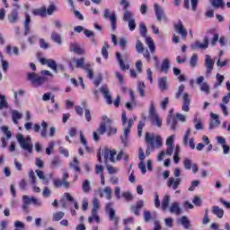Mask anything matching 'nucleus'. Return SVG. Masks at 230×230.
<instances>
[{"label": "nucleus", "instance_id": "1", "mask_svg": "<svg viewBox=\"0 0 230 230\" xmlns=\"http://www.w3.org/2000/svg\"><path fill=\"white\" fill-rule=\"evenodd\" d=\"M121 121L124 128V133L120 137L121 142L124 146L128 145V137L130 136V128H132V125H134V121H136V117L131 119H127V113L125 111L122 112Z\"/></svg>", "mask_w": 230, "mask_h": 230}, {"label": "nucleus", "instance_id": "2", "mask_svg": "<svg viewBox=\"0 0 230 230\" xmlns=\"http://www.w3.org/2000/svg\"><path fill=\"white\" fill-rule=\"evenodd\" d=\"M40 75L42 76H40L33 72L29 73L27 75L28 81L31 82L34 87H39L42 85V84H45L46 82H48V77L46 76H49V78H53V74L48 70H42L40 72Z\"/></svg>", "mask_w": 230, "mask_h": 230}, {"label": "nucleus", "instance_id": "3", "mask_svg": "<svg viewBox=\"0 0 230 230\" xmlns=\"http://www.w3.org/2000/svg\"><path fill=\"white\" fill-rule=\"evenodd\" d=\"M116 155V150L114 149H109V147L104 148L102 151V156L104 157V161H111V163H116V161H121V159H125V161H128V157L127 156V154H125L123 151H120L117 157H114Z\"/></svg>", "mask_w": 230, "mask_h": 230}, {"label": "nucleus", "instance_id": "4", "mask_svg": "<svg viewBox=\"0 0 230 230\" xmlns=\"http://www.w3.org/2000/svg\"><path fill=\"white\" fill-rule=\"evenodd\" d=\"M16 139L22 150L24 152H28V154H31L33 150V142H31V137L27 136L24 137L23 135L18 134L16 136Z\"/></svg>", "mask_w": 230, "mask_h": 230}, {"label": "nucleus", "instance_id": "5", "mask_svg": "<svg viewBox=\"0 0 230 230\" xmlns=\"http://www.w3.org/2000/svg\"><path fill=\"white\" fill-rule=\"evenodd\" d=\"M146 141L150 145L153 150L154 148H161V146H163V138L160 136L146 133Z\"/></svg>", "mask_w": 230, "mask_h": 230}, {"label": "nucleus", "instance_id": "6", "mask_svg": "<svg viewBox=\"0 0 230 230\" xmlns=\"http://www.w3.org/2000/svg\"><path fill=\"white\" fill-rule=\"evenodd\" d=\"M140 35L146 39V44L148 46L151 53H155V43H154V40L151 37L146 36V25L145 23L140 22L139 24Z\"/></svg>", "mask_w": 230, "mask_h": 230}, {"label": "nucleus", "instance_id": "7", "mask_svg": "<svg viewBox=\"0 0 230 230\" xmlns=\"http://www.w3.org/2000/svg\"><path fill=\"white\" fill-rule=\"evenodd\" d=\"M123 21L128 22L130 31H134V30H136V19H134V13L131 11L124 12Z\"/></svg>", "mask_w": 230, "mask_h": 230}, {"label": "nucleus", "instance_id": "8", "mask_svg": "<svg viewBox=\"0 0 230 230\" xmlns=\"http://www.w3.org/2000/svg\"><path fill=\"white\" fill-rule=\"evenodd\" d=\"M146 157V155H145V152L143 151V148H139L138 151V159H139V164H138V168L140 172L145 175L146 173V164H145V158Z\"/></svg>", "mask_w": 230, "mask_h": 230}, {"label": "nucleus", "instance_id": "9", "mask_svg": "<svg viewBox=\"0 0 230 230\" xmlns=\"http://www.w3.org/2000/svg\"><path fill=\"white\" fill-rule=\"evenodd\" d=\"M102 123L101 125L99 126V128H98V132L99 134L101 135H103L105 134V132H107V126H110L111 125L112 123V120H111L107 116L103 115L102 117Z\"/></svg>", "mask_w": 230, "mask_h": 230}, {"label": "nucleus", "instance_id": "10", "mask_svg": "<svg viewBox=\"0 0 230 230\" xmlns=\"http://www.w3.org/2000/svg\"><path fill=\"white\" fill-rule=\"evenodd\" d=\"M102 94L103 95L104 100L108 105H112V97L111 96V90L107 84L102 85L100 88Z\"/></svg>", "mask_w": 230, "mask_h": 230}, {"label": "nucleus", "instance_id": "11", "mask_svg": "<svg viewBox=\"0 0 230 230\" xmlns=\"http://www.w3.org/2000/svg\"><path fill=\"white\" fill-rule=\"evenodd\" d=\"M210 119L208 128L209 130H215V128H218L220 127V119L218 117V114L216 113H210Z\"/></svg>", "mask_w": 230, "mask_h": 230}, {"label": "nucleus", "instance_id": "12", "mask_svg": "<svg viewBox=\"0 0 230 230\" xmlns=\"http://www.w3.org/2000/svg\"><path fill=\"white\" fill-rule=\"evenodd\" d=\"M106 213L109 215V218L111 221H113L115 224V226H118V217H115L116 212L114 211V208H112V203H108L106 205Z\"/></svg>", "mask_w": 230, "mask_h": 230}, {"label": "nucleus", "instance_id": "13", "mask_svg": "<svg viewBox=\"0 0 230 230\" xmlns=\"http://www.w3.org/2000/svg\"><path fill=\"white\" fill-rule=\"evenodd\" d=\"M182 182V179L181 178H173V177H170L167 180V186L171 189V190H177L179 188V186H181V183Z\"/></svg>", "mask_w": 230, "mask_h": 230}, {"label": "nucleus", "instance_id": "14", "mask_svg": "<svg viewBox=\"0 0 230 230\" xmlns=\"http://www.w3.org/2000/svg\"><path fill=\"white\" fill-rule=\"evenodd\" d=\"M223 103L219 104V107L224 114V116H229V111H227V103L230 102V92L225 95L222 99Z\"/></svg>", "mask_w": 230, "mask_h": 230}, {"label": "nucleus", "instance_id": "15", "mask_svg": "<svg viewBox=\"0 0 230 230\" xmlns=\"http://www.w3.org/2000/svg\"><path fill=\"white\" fill-rule=\"evenodd\" d=\"M174 30L179 35L182 37V39H186L188 36V31L184 28V25H182V22L181 20L178 21L177 23L174 24Z\"/></svg>", "mask_w": 230, "mask_h": 230}, {"label": "nucleus", "instance_id": "16", "mask_svg": "<svg viewBox=\"0 0 230 230\" xmlns=\"http://www.w3.org/2000/svg\"><path fill=\"white\" fill-rule=\"evenodd\" d=\"M0 130L3 132V134H4V136H6V138L5 137L1 138L2 146H3V148H5L6 145H8V139H10V137H12V132H10V130H8V127H6V126H2L0 128Z\"/></svg>", "mask_w": 230, "mask_h": 230}, {"label": "nucleus", "instance_id": "17", "mask_svg": "<svg viewBox=\"0 0 230 230\" xmlns=\"http://www.w3.org/2000/svg\"><path fill=\"white\" fill-rule=\"evenodd\" d=\"M196 84L199 85L201 93H205V94H209V84L208 83H204V76H199L196 80Z\"/></svg>", "mask_w": 230, "mask_h": 230}, {"label": "nucleus", "instance_id": "18", "mask_svg": "<svg viewBox=\"0 0 230 230\" xmlns=\"http://www.w3.org/2000/svg\"><path fill=\"white\" fill-rule=\"evenodd\" d=\"M99 195L101 199H106L107 200H111L112 199V189L109 186L104 189L99 190Z\"/></svg>", "mask_w": 230, "mask_h": 230}, {"label": "nucleus", "instance_id": "19", "mask_svg": "<svg viewBox=\"0 0 230 230\" xmlns=\"http://www.w3.org/2000/svg\"><path fill=\"white\" fill-rule=\"evenodd\" d=\"M111 13V10L105 9L104 10V19H109L111 24V30H116V13Z\"/></svg>", "mask_w": 230, "mask_h": 230}, {"label": "nucleus", "instance_id": "20", "mask_svg": "<svg viewBox=\"0 0 230 230\" xmlns=\"http://www.w3.org/2000/svg\"><path fill=\"white\" fill-rule=\"evenodd\" d=\"M208 46H209V41L208 38H205L203 43L200 41H196L190 45V48L191 49H207Z\"/></svg>", "mask_w": 230, "mask_h": 230}, {"label": "nucleus", "instance_id": "21", "mask_svg": "<svg viewBox=\"0 0 230 230\" xmlns=\"http://www.w3.org/2000/svg\"><path fill=\"white\" fill-rule=\"evenodd\" d=\"M154 10L157 21H163L166 16L164 15V9L161 7L158 4H154Z\"/></svg>", "mask_w": 230, "mask_h": 230}, {"label": "nucleus", "instance_id": "22", "mask_svg": "<svg viewBox=\"0 0 230 230\" xmlns=\"http://www.w3.org/2000/svg\"><path fill=\"white\" fill-rule=\"evenodd\" d=\"M29 179H31V182L32 184V190L34 193H40V188H39L37 184V177H35V172L33 171L29 172Z\"/></svg>", "mask_w": 230, "mask_h": 230}, {"label": "nucleus", "instance_id": "23", "mask_svg": "<svg viewBox=\"0 0 230 230\" xmlns=\"http://www.w3.org/2000/svg\"><path fill=\"white\" fill-rule=\"evenodd\" d=\"M173 114V110L169 111V114L167 116V125H171V129L175 130L177 127V119L172 116Z\"/></svg>", "mask_w": 230, "mask_h": 230}, {"label": "nucleus", "instance_id": "24", "mask_svg": "<svg viewBox=\"0 0 230 230\" xmlns=\"http://www.w3.org/2000/svg\"><path fill=\"white\" fill-rule=\"evenodd\" d=\"M205 66L207 67V75H211V71H213V66H215V62L211 58V56H205Z\"/></svg>", "mask_w": 230, "mask_h": 230}, {"label": "nucleus", "instance_id": "25", "mask_svg": "<svg viewBox=\"0 0 230 230\" xmlns=\"http://www.w3.org/2000/svg\"><path fill=\"white\" fill-rule=\"evenodd\" d=\"M164 155H173V146H167V149L165 151H161V153L158 155L157 161H162L164 159Z\"/></svg>", "mask_w": 230, "mask_h": 230}, {"label": "nucleus", "instance_id": "26", "mask_svg": "<svg viewBox=\"0 0 230 230\" xmlns=\"http://www.w3.org/2000/svg\"><path fill=\"white\" fill-rule=\"evenodd\" d=\"M40 64L43 66H47L50 67V69H53V71H57V62L53 59H46L44 58H40Z\"/></svg>", "mask_w": 230, "mask_h": 230}, {"label": "nucleus", "instance_id": "27", "mask_svg": "<svg viewBox=\"0 0 230 230\" xmlns=\"http://www.w3.org/2000/svg\"><path fill=\"white\" fill-rule=\"evenodd\" d=\"M30 22H31V16H30V13H25V20L23 22L24 25V35H30L31 28H30Z\"/></svg>", "mask_w": 230, "mask_h": 230}, {"label": "nucleus", "instance_id": "28", "mask_svg": "<svg viewBox=\"0 0 230 230\" xmlns=\"http://www.w3.org/2000/svg\"><path fill=\"white\" fill-rule=\"evenodd\" d=\"M8 21L11 22V24H15L17 21H19V11L17 9H13L9 14H8Z\"/></svg>", "mask_w": 230, "mask_h": 230}, {"label": "nucleus", "instance_id": "29", "mask_svg": "<svg viewBox=\"0 0 230 230\" xmlns=\"http://www.w3.org/2000/svg\"><path fill=\"white\" fill-rule=\"evenodd\" d=\"M53 186L54 188H69L71 186V183L69 181H63V180L60 179H54L53 180Z\"/></svg>", "mask_w": 230, "mask_h": 230}, {"label": "nucleus", "instance_id": "30", "mask_svg": "<svg viewBox=\"0 0 230 230\" xmlns=\"http://www.w3.org/2000/svg\"><path fill=\"white\" fill-rule=\"evenodd\" d=\"M182 99H183V105H182L181 109L184 112H188L190 111V103L191 102L190 100V94L183 93Z\"/></svg>", "mask_w": 230, "mask_h": 230}, {"label": "nucleus", "instance_id": "31", "mask_svg": "<svg viewBox=\"0 0 230 230\" xmlns=\"http://www.w3.org/2000/svg\"><path fill=\"white\" fill-rule=\"evenodd\" d=\"M151 122L153 125H156V127L161 128L163 126V119H161V117L156 113L155 115L149 116Z\"/></svg>", "mask_w": 230, "mask_h": 230}, {"label": "nucleus", "instance_id": "32", "mask_svg": "<svg viewBox=\"0 0 230 230\" xmlns=\"http://www.w3.org/2000/svg\"><path fill=\"white\" fill-rule=\"evenodd\" d=\"M170 213H173L174 215H181V206L179 205L178 202H173L171 204L169 208Z\"/></svg>", "mask_w": 230, "mask_h": 230}, {"label": "nucleus", "instance_id": "33", "mask_svg": "<svg viewBox=\"0 0 230 230\" xmlns=\"http://www.w3.org/2000/svg\"><path fill=\"white\" fill-rule=\"evenodd\" d=\"M95 173L100 175L102 186H105V176L103 175V167L102 165H96Z\"/></svg>", "mask_w": 230, "mask_h": 230}, {"label": "nucleus", "instance_id": "34", "mask_svg": "<svg viewBox=\"0 0 230 230\" xmlns=\"http://www.w3.org/2000/svg\"><path fill=\"white\" fill-rule=\"evenodd\" d=\"M11 114H12V118L14 125H18L19 119H22V113L19 112V111L17 110H13L11 111Z\"/></svg>", "mask_w": 230, "mask_h": 230}, {"label": "nucleus", "instance_id": "35", "mask_svg": "<svg viewBox=\"0 0 230 230\" xmlns=\"http://www.w3.org/2000/svg\"><path fill=\"white\" fill-rule=\"evenodd\" d=\"M158 85L161 91H166L168 89V79L166 77H160L158 79Z\"/></svg>", "mask_w": 230, "mask_h": 230}, {"label": "nucleus", "instance_id": "36", "mask_svg": "<svg viewBox=\"0 0 230 230\" xmlns=\"http://www.w3.org/2000/svg\"><path fill=\"white\" fill-rule=\"evenodd\" d=\"M116 58L120 66V69L122 71H127L128 69V65H125V62L123 61V58H121V54L119 52H116Z\"/></svg>", "mask_w": 230, "mask_h": 230}, {"label": "nucleus", "instance_id": "37", "mask_svg": "<svg viewBox=\"0 0 230 230\" xmlns=\"http://www.w3.org/2000/svg\"><path fill=\"white\" fill-rule=\"evenodd\" d=\"M32 14L39 17H46V15H48V13L46 11V7H41L32 10Z\"/></svg>", "mask_w": 230, "mask_h": 230}, {"label": "nucleus", "instance_id": "38", "mask_svg": "<svg viewBox=\"0 0 230 230\" xmlns=\"http://www.w3.org/2000/svg\"><path fill=\"white\" fill-rule=\"evenodd\" d=\"M212 213L216 215L217 218H224V209L218 206L212 207Z\"/></svg>", "mask_w": 230, "mask_h": 230}, {"label": "nucleus", "instance_id": "39", "mask_svg": "<svg viewBox=\"0 0 230 230\" xmlns=\"http://www.w3.org/2000/svg\"><path fill=\"white\" fill-rule=\"evenodd\" d=\"M84 71L87 73V78L90 80H93L94 78V72H93V67L91 66L90 63H86L85 66H84Z\"/></svg>", "mask_w": 230, "mask_h": 230}, {"label": "nucleus", "instance_id": "40", "mask_svg": "<svg viewBox=\"0 0 230 230\" xmlns=\"http://www.w3.org/2000/svg\"><path fill=\"white\" fill-rule=\"evenodd\" d=\"M70 51H73L74 53H76L77 55L84 54V49L80 48V45L77 43H72L70 44Z\"/></svg>", "mask_w": 230, "mask_h": 230}, {"label": "nucleus", "instance_id": "41", "mask_svg": "<svg viewBox=\"0 0 230 230\" xmlns=\"http://www.w3.org/2000/svg\"><path fill=\"white\" fill-rule=\"evenodd\" d=\"M129 96L130 102H127L126 107L127 109H128V111H132L133 105H136V97L134 96V92H132L131 90H129Z\"/></svg>", "mask_w": 230, "mask_h": 230}, {"label": "nucleus", "instance_id": "42", "mask_svg": "<svg viewBox=\"0 0 230 230\" xmlns=\"http://www.w3.org/2000/svg\"><path fill=\"white\" fill-rule=\"evenodd\" d=\"M180 154H181V146L177 145L174 147V155H173V161L175 164H179V161H181V158L179 157Z\"/></svg>", "mask_w": 230, "mask_h": 230}, {"label": "nucleus", "instance_id": "43", "mask_svg": "<svg viewBox=\"0 0 230 230\" xmlns=\"http://www.w3.org/2000/svg\"><path fill=\"white\" fill-rule=\"evenodd\" d=\"M89 224H93V222H96V224H100V216H98V212H92V215L88 217Z\"/></svg>", "mask_w": 230, "mask_h": 230}, {"label": "nucleus", "instance_id": "44", "mask_svg": "<svg viewBox=\"0 0 230 230\" xmlns=\"http://www.w3.org/2000/svg\"><path fill=\"white\" fill-rule=\"evenodd\" d=\"M51 39L53 42H56V44H58L59 46L62 44V36H60V34L57 33L56 31L51 33Z\"/></svg>", "mask_w": 230, "mask_h": 230}, {"label": "nucleus", "instance_id": "45", "mask_svg": "<svg viewBox=\"0 0 230 230\" xmlns=\"http://www.w3.org/2000/svg\"><path fill=\"white\" fill-rule=\"evenodd\" d=\"M63 198L66 199V200H68V202H73L75 206V209H78V202H76V200L73 199V196H71V194H69L68 192H66Z\"/></svg>", "mask_w": 230, "mask_h": 230}, {"label": "nucleus", "instance_id": "46", "mask_svg": "<svg viewBox=\"0 0 230 230\" xmlns=\"http://www.w3.org/2000/svg\"><path fill=\"white\" fill-rule=\"evenodd\" d=\"M82 190L84 193H89V191H91V181H89V180L83 181Z\"/></svg>", "mask_w": 230, "mask_h": 230}, {"label": "nucleus", "instance_id": "47", "mask_svg": "<svg viewBox=\"0 0 230 230\" xmlns=\"http://www.w3.org/2000/svg\"><path fill=\"white\" fill-rule=\"evenodd\" d=\"M168 206H170V196L165 195L162 200L163 211H166V209H168Z\"/></svg>", "mask_w": 230, "mask_h": 230}, {"label": "nucleus", "instance_id": "48", "mask_svg": "<svg viewBox=\"0 0 230 230\" xmlns=\"http://www.w3.org/2000/svg\"><path fill=\"white\" fill-rule=\"evenodd\" d=\"M180 224L183 226L184 229H190V219H188V217L183 216L179 219Z\"/></svg>", "mask_w": 230, "mask_h": 230}, {"label": "nucleus", "instance_id": "49", "mask_svg": "<svg viewBox=\"0 0 230 230\" xmlns=\"http://www.w3.org/2000/svg\"><path fill=\"white\" fill-rule=\"evenodd\" d=\"M14 103L16 107H19L20 102H19V98L18 96H24V90H19L18 92H14Z\"/></svg>", "mask_w": 230, "mask_h": 230}, {"label": "nucleus", "instance_id": "50", "mask_svg": "<svg viewBox=\"0 0 230 230\" xmlns=\"http://www.w3.org/2000/svg\"><path fill=\"white\" fill-rule=\"evenodd\" d=\"M70 168H72L74 172H80V166L78 164V159L76 157H75L73 159V162L70 164Z\"/></svg>", "mask_w": 230, "mask_h": 230}, {"label": "nucleus", "instance_id": "51", "mask_svg": "<svg viewBox=\"0 0 230 230\" xmlns=\"http://www.w3.org/2000/svg\"><path fill=\"white\" fill-rule=\"evenodd\" d=\"M216 78L217 83L214 84V89H217V87H220V85H222V82H224V75L220 74H217Z\"/></svg>", "mask_w": 230, "mask_h": 230}, {"label": "nucleus", "instance_id": "52", "mask_svg": "<svg viewBox=\"0 0 230 230\" xmlns=\"http://www.w3.org/2000/svg\"><path fill=\"white\" fill-rule=\"evenodd\" d=\"M22 208L27 209V208L31 204V198L28 197L27 195L22 197Z\"/></svg>", "mask_w": 230, "mask_h": 230}, {"label": "nucleus", "instance_id": "53", "mask_svg": "<svg viewBox=\"0 0 230 230\" xmlns=\"http://www.w3.org/2000/svg\"><path fill=\"white\" fill-rule=\"evenodd\" d=\"M168 69H170V60L164 59L162 63L161 71L168 73Z\"/></svg>", "mask_w": 230, "mask_h": 230}, {"label": "nucleus", "instance_id": "54", "mask_svg": "<svg viewBox=\"0 0 230 230\" xmlns=\"http://www.w3.org/2000/svg\"><path fill=\"white\" fill-rule=\"evenodd\" d=\"M64 212L58 211L53 214V221L54 222H58L59 220H62L64 218Z\"/></svg>", "mask_w": 230, "mask_h": 230}, {"label": "nucleus", "instance_id": "55", "mask_svg": "<svg viewBox=\"0 0 230 230\" xmlns=\"http://www.w3.org/2000/svg\"><path fill=\"white\" fill-rule=\"evenodd\" d=\"M197 62H199V56L197 54H193L190 60V67H196Z\"/></svg>", "mask_w": 230, "mask_h": 230}, {"label": "nucleus", "instance_id": "56", "mask_svg": "<svg viewBox=\"0 0 230 230\" xmlns=\"http://www.w3.org/2000/svg\"><path fill=\"white\" fill-rule=\"evenodd\" d=\"M109 43L105 42L104 46L102 49V55L103 57V58H109V51L107 49H109Z\"/></svg>", "mask_w": 230, "mask_h": 230}, {"label": "nucleus", "instance_id": "57", "mask_svg": "<svg viewBox=\"0 0 230 230\" xmlns=\"http://www.w3.org/2000/svg\"><path fill=\"white\" fill-rule=\"evenodd\" d=\"M0 60L2 63L3 71L6 73L8 71V61L4 60V58H3V53L0 52Z\"/></svg>", "mask_w": 230, "mask_h": 230}, {"label": "nucleus", "instance_id": "58", "mask_svg": "<svg viewBox=\"0 0 230 230\" xmlns=\"http://www.w3.org/2000/svg\"><path fill=\"white\" fill-rule=\"evenodd\" d=\"M193 162H191V160H190V158H185L183 161V166L185 168V170H191V167L193 166Z\"/></svg>", "mask_w": 230, "mask_h": 230}, {"label": "nucleus", "instance_id": "59", "mask_svg": "<svg viewBox=\"0 0 230 230\" xmlns=\"http://www.w3.org/2000/svg\"><path fill=\"white\" fill-rule=\"evenodd\" d=\"M93 209H92V212H95V213H98V209H100V200L96 198L93 199Z\"/></svg>", "mask_w": 230, "mask_h": 230}, {"label": "nucleus", "instance_id": "60", "mask_svg": "<svg viewBox=\"0 0 230 230\" xmlns=\"http://www.w3.org/2000/svg\"><path fill=\"white\" fill-rule=\"evenodd\" d=\"M74 62H75L76 67H80L81 69H84V67H85L84 58L75 59Z\"/></svg>", "mask_w": 230, "mask_h": 230}, {"label": "nucleus", "instance_id": "61", "mask_svg": "<svg viewBox=\"0 0 230 230\" xmlns=\"http://www.w3.org/2000/svg\"><path fill=\"white\" fill-rule=\"evenodd\" d=\"M35 172H36L39 179L43 181L44 184H48V179H46V176L44 175V172H42L40 170H36Z\"/></svg>", "mask_w": 230, "mask_h": 230}, {"label": "nucleus", "instance_id": "62", "mask_svg": "<svg viewBox=\"0 0 230 230\" xmlns=\"http://www.w3.org/2000/svg\"><path fill=\"white\" fill-rule=\"evenodd\" d=\"M122 199H125V200L130 201L132 199H134V196H132V193L130 191H124L121 194Z\"/></svg>", "mask_w": 230, "mask_h": 230}, {"label": "nucleus", "instance_id": "63", "mask_svg": "<svg viewBox=\"0 0 230 230\" xmlns=\"http://www.w3.org/2000/svg\"><path fill=\"white\" fill-rule=\"evenodd\" d=\"M137 89H138V92H139V95L141 97L145 96V83L139 82L138 84H137Z\"/></svg>", "mask_w": 230, "mask_h": 230}, {"label": "nucleus", "instance_id": "64", "mask_svg": "<svg viewBox=\"0 0 230 230\" xmlns=\"http://www.w3.org/2000/svg\"><path fill=\"white\" fill-rule=\"evenodd\" d=\"M136 49L137 53H143V51H145V46H143L141 40H137Z\"/></svg>", "mask_w": 230, "mask_h": 230}]
</instances>
